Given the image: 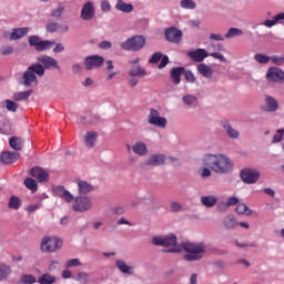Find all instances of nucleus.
<instances>
[{
  "mask_svg": "<svg viewBox=\"0 0 284 284\" xmlns=\"http://www.w3.org/2000/svg\"><path fill=\"white\" fill-rule=\"evenodd\" d=\"M153 245L165 247V252L179 254L185 252L184 261L192 263L201 261L207 254V246L205 243L184 242L181 245L176 244V235H160L152 239Z\"/></svg>",
  "mask_w": 284,
  "mask_h": 284,
  "instance_id": "nucleus-1",
  "label": "nucleus"
},
{
  "mask_svg": "<svg viewBox=\"0 0 284 284\" xmlns=\"http://www.w3.org/2000/svg\"><path fill=\"white\" fill-rule=\"evenodd\" d=\"M201 164L210 168L214 174H230L234 170V162L225 154H205Z\"/></svg>",
  "mask_w": 284,
  "mask_h": 284,
  "instance_id": "nucleus-2",
  "label": "nucleus"
},
{
  "mask_svg": "<svg viewBox=\"0 0 284 284\" xmlns=\"http://www.w3.org/2000/svg\"><path fill=\"white\" fill-rule=\"evenodd\" d=\"M45 74V69L41 63H33L31 64L28 70L22 75V84L26 88H32L34 85H39L38 77H43Z\"/></svg>",
  "mask_w": 284,
  "mask_h": 284,
  "instance_id": "nucleus-3",
  "label": "nucleus"
},
{
  "mask_svg": "<svg viewBox=\"0 0 284 284\" xmlns=\"http://www.w3.org/2000/svg\"><path fill=\"white\" fill-rule=\"evenodd\" d=\"M144 45H145V38L143 36H135V37L129 38L126 41L120 44L122 50H131L132 52H139V50H143Z\"/></svg>",
  "mask_w": 284,
  "mask_h": 284,
  "instance_id": "nucleus-4",
  "label": "nucleus"
},
{
  "mask_svg": "<svg viewBox=\"0 0 284 284\" xmlns=\"http://www.w3.org/2000/svg\"><path fill=\"white\" fill-rule=\"evenodd\" d=\"M63 247V240L54 236L43 237L41 242L42 252H57V250H61Z\"/></svg>",
  "mask_w": 284,
  "mask_h": 284,
  "instance_id": "nucleus-5",
  "label": "nucleus"
},
{
  "mask_svg": "<svg viewBox=\"0 0 284 284\" xmlns=\"http://www.w3.org/2000/svg\"><path fill=\"white\" fill-rule=\"evenodd\" d=\"M92 207V197L88 195H80L73 197L72 209L74 212H89Z\"/></svg>",
  "mask_w": 284,
  "mask_h": 284,
  "instance_id": "nucleus-6",
  "label": "nucleus"
},
{
  "mask_svg": "<svg viewBox=\"0 0 284 284\" xmlns=\"http://www.w3.org/2000/svg\"><path fill=\"white\" fill-rule=\"evenodd\" d=\"M148 123L155 128H160L161 130H165V128H168V119L161 116V113L156 109L150 110Z\"/></svg>",
  "mask_w": 284,
  "mask_h": 284,
  "instance_id": "nucleus-7",
  "label": "nucleus"
},
{
  "mask_svg": "<svg viewBox=\"0 0 284 284\" xmlns=\"http://www.w3.org/2000/svg\"><path fill=\"white\" fill-rule=\"evenodd\" d=\"M38 63L42 65V68L45 70H61V67H59V61L57 59L50 57V55H40L37 58Z\"/></svg>",
  "mask_w": 284,
  "mask_h": 284,
  "instance_id": "nucleus-8",
  "label": "nucleus"
},
{
  "mask_svg": "<svg viewBox=\"0 0 284 284\" xmlns=\"http://www.w3.org/2000/svg\"><path fill=\"white\" fill-rule=\"evenodd\" d=\"M261 178V173L254 169H244L241 172V179L244 183H256L258 179Z\"/></svg>",
  "mask_w": 284,
  "mask_h": 284,
  "instance_id": "nucleus-9",
  "label": "nucleus"
},
{
  "mask_svg": "<svg viewBox=\"0 0 284 284\" xmlns=\"http://www.w3.org/2000/svg\"><path fill=\"white\" fill-rule=\"evenodd\" d=\"M103 57L101 55H90L85 58L84 65L87 70H94L95 68H101L103 65Z\"/></svg>",
  "mask_w": 284,
  "mask_h": 284,
  "instance_id": "nucleus-10",
  "label": "nucleus"
},
{
  "mask_svg": "<svg viewBox=\"0 0 284 284\" xmlns=\"http://www.w3.org/2000/svg\"><path fill=\"white\" fill-rule=\"evenodd\" d=\"M186 54L195 63H201V62L205 61V59H207V57H210V53H207V51L205 49H196L193 51H189Z\"/></svg>",
  "mask_w": 284,
  "mask_h": 284,
  "instance_id": "nucleus-11",
  "label": "nucleus"
},
{
  "mask_svg": "<svg viewBox=\"0 0 284 284\" xmlns=\"http://www.w3.org/2000/svg\"><path fill=\"white\" fill-rule=\"evenodd\" d=\"M94 4L92 2L84 3L81 9V19H83V21H92V19H94Z\"/></svg>",
  "mask_w": 284,
  "mask_h": 284,
  "instance_id": "nucleus-12",
  "label": "nucleus"
},
{
  "mask_svg": "<svg viewBox=\"0 0 284 284\" xmlns=\"http://www.w3.org/2000/svg\"><path fill=\"white\" fill-rule=\"evenodd\" d=\"M30 174L31 176H33V179H37L40 183H45L50 180V173H48L47 170H43L39 166L31 169Z\"/></svg>",
  "mask_w": 284,
  "mask_h": 284,
  "instance_id": "nucleus-13",
  "label": "nucleus"
},
{
  "mask_svg": "<svg viewBox=\"0 0 284 284\" xmlns=\"http://www.w3.org/2000/svg\"><path fill=\"white\" fill-rule=\"evenodd\" d=\"M53 194L60 199H63V201L67 203H72V201H74V195H72V193H70V191L65 190L63 186H54Z\"/></svg>",
  "mask_w": 284,
  "mask_h": 284,
  "instance_id": "nucleus-14",
  "label": "nucleus"
},
{
  "mask_svg": "<svg viewBox=\"0 0 284 284\" xmlns=\"http://www.w3.org/2000/svg\"><path fill=\"white\" fill-rule=\"evenodd\" d=\"M266 79L277 83L284 81V71L278 68H270L266 73Z\"/></svg>",
  "mask_w": 284,
  "mask_h": 284,
  "instance_id": "nucleus-15",
  "label": "nucleus"
},
{
  "mask_svg": "<svg viewBox=\"0 0 284 284\" xmlns=\"http://www.w3.org/2000/svg\"><path fill=\"white\" fill-rule=\"evenodd\" d=\"M181 37H183V32L176 28H169L165 31V38L168 41H171V43H179Z\"/></svg>",
  "mask_w": 284,
  "mask_h": 284,
  "instance_id": "nucleus-16",
  "label": "nucleus"
},
{
  "mask_svg": "<svg viewBox=\"0 0 284 284\" xmlns=\"http://www.w3.org/2000/svg\"><path fill=\"white\" fill-rule=\"evenodd\" d=\"M75 183L78 185V192L81 196H83V194H90V192H94V186L85 180H77Z\"/></svg>",
  "mask_w": 284,
  "mask_h": 284,
  "instance_id": "nucleus-17",
  "label": "nucleus"
},
{
  "mask_svg": "<svg viewBox=\"0 0 284 284\" xmlns=\"http://www.w3.org/2000/svg\"><path fill=\"white\" fill-rule=\"evenodd\" d=\"M162 59V60H161ZM161 60V62H160ZM150 63H159V69H163L165 68V65H168V63H170V58H168V55H163V53L161 52H155L151 59L149 60Z\"/></svg>",
  "mask_w": 284,
  "mask_h": 284,
  "instance_id": "nucleus-18",
  "label": "nucleus"
},
{
  "mask_svg": "<svg viewBox=\"0 0 284 284\" xmlns=\"http://www.w3.org/2000/svg\"><path fill=\"white\" fill-rule=\"evenodd\" d=\"M185 73V68L183 67H174L171 69V81L174 85H179L181 83V77Z\"/></svg>",
  "mask_w": 284,
  "mask_h": 284,
  "instance_id": "nucleus-19",
  "label": "nucleus"
},
{
  "mask_svg": "<svg viewBox=\"0 0 284 284\" xmlns=\"http://www.w3.org/2000/svg\"><path fill=\"white\" fill-rule=\"evenodd\" d=\"M0 161L4 163V165H10L11 163L19 161V153L6 151L0 155Z\"/></svg>",
  "mask_w": 284,
  "mask_h": 284,
  "instance_id": "nucleus-20",
  "label": "nucleus"
},
{
  "mask_svg": "<svg viewBox=\"0 0 284 284\" xmlns=\"http://www.w3.org/2000/svg\"><path fill=\"white\" fill-rule=\"evenodd\" d=\"M132 152L138 156H146L148 155V144L143 141H138L132 145Z\"/></svg>",
  "mask_w": 284,
  "mask_h": 284,
  "instance_id": "nucleus-21",
  "label": "nucleus"
},
{
  "mask_svg": "<svg viewBox=\"0 0 284 284\" xmlns=\"http://www.w3.org/2000/svg\"><path fill=\"white\" fill-rule=\"evenodd\" d=\"M284 21V12H280L273 17L272 20H264L261 26H265V28H274V26H278V23H283Z\"/></svg>",
  "mask_w": 284,
  "mask_h": 284,
  "instance_id": "nucleus-22",
  "label": "nucleus"
},
{
  "mask_svg": "<svg viewBox=\"0 0 284 284\" xmlns=\"http://www.w3.org/2000/svg\"><path fill=\"white\" fill-rule=\"evenodd\" d=\"M146 165H151L153 168L165 165V156L163 154H153L146 160Z\"/></svg>",
  "mask_w": 284,
  "mask_h": 284,
  "instance_id": "nucleus-23",
  "label": "nucleus"
},
{
  "mask_svg": "<svg viewBox=\"0 0 284 284\" xmlns=\"http://www.w3.org/2000/svg\"><path fill=\"white\" fill-rule=\"evenodd\" d=\"M266 112H276L278 110V100L272 95H265Z\"/></svg>",
  "mask_w": 284,
  "mask_h": 284,
  "instance_id": "nucleus-24",
  "label": "nucleus"
},
{
  "mask_svg": "<svg viewBox=\"0 0 284 284\" xmlns=\"http://www.w3.org/2000/svg\"><path fill=\"white\" fill-rule=\"evenodd\" d=\"M221 125L224 132L227 134V136H230V139H239L240 136L239 130L234 129V126H231L230 122L222 121Z\"/></svg>",
  "mask_w": 284,
  "mask_h": 284,
  "instance_id": "nucleus-25",
  "label": "nucleus"
},
{
  "mask_svg": "<svg viewBox=\"0 0 284 284\" xmlns=\"http://www.w3.org/2000/svg\"><path fill=\"white\" fill-rule=\"evenodd\" d=\"M28 32H30V29H28V27L13 29L9 36V39H11V41H17V40L26 37V34H28Z\"/></svg>",
  "mask_w": 284,
  "mask_h": 284,
  "instance_id": "nucleus-26",
  "label": "nucleus"
},
{
  "mask_svg": "<svg viewBox=\"0 0 284 284\" xmlns=\"http://www.w3.org/2000/svg\"><path fill=\"white\" fill-rule=\"evenodd\" d=\"M219 202V197L216 195H205L201 197V203L204 207H214Z\"/></svg>",
  "mask_w": 284,
  "mask_h": 284,
  "instance_id": "nucleus-27",
  "label": "nucleus"
},
{
  "mask_svg": "<svg viewBox=\"0 0 284 284\" xmlns=\"http://www.w3.org/2000/svg\"><path fill=\"white\" fill-rule=\"evenodd\" d=\"M197 72L200 74H202V77H205L206 79H210V77H212V74H214L212 67H210L205 63L197 64Z\"/></svg>",
  "mask_w": 284,
  "mask_h": 284,
  "instance_id": "nucleus-28",
  "label": "nucleus"
},
{
  "mask_svg": "<svg viewBox=\"0 0 284 284\" xmlns=\"http://www.w3.org/2000/svg\"><path fill=\"white\" fill-rule=\"evenodd\" d=\"M115 265L118 267V270H120V272H122V274H129L132 275L134 274V267L133 266H128V264H125L124 261H116Z\"/></svg>",
  "mask_w": 284,
  "mask_h": 284,
  "instance_id": "nucleus-29",
  "label": "nucleus"
},
{
  "mask_svg": "<svg viewBox=\"0 0 284 284\" xmlns=\"http://www.w3.org/2000/svg\"><path fill=\"white\" fill-rule=\"evenodd\" d=\"M32 94V90L16 92L12 95L13 101H28L30 95Z\"/></svg>",
  "mask_w": 284,
  "mask_h": 284,
  "instance_id": "nucleus-30",
  "label": "nucleus"
},
{
  "mask_svg": "<svg viewBox=\"0 0 284 284\" xmlns=\"http://www.w3.org/2000/svg\"><path fill=\"white\" fill-rule=\"evenodd\" d=\"M116 10H120V12H132L134 10V6L132 3H125L123 0H118L115 4Z\"/></svg>",
  "mask_w": 284,
  "mask_h": 284,
  "instance_id": "nucleus-31",
  "label": "nucleus"
},
{
  "mask_svg": "<svg viewBox=\"0 0 284 284\" xmlns=\"http://www.w3.org/2000/svg\"><path fill=\"white\" fill-rule=\"evenodd\" d=\"M39 284H54L57 283V277L54 275H50V273H44L38 278Z\"/></svg>",
  "mask_w": 284,
  "mask_h": 284,
  "instance_id": "nucleus-32",
  "label": "nucleus"
},
{
  "mask_svg": "<svg viewBox=\"0 0 284 284\" xmlns=\"http://www.w3.org/2000/svg\"><path fill=\"white\" fill-rule=\"evenodd\" d=\"M9 145L12 150L19 151L23 149V140L17 136H12L9 139Z\"/></svg>",
  "mask_w": 284,
  "mask_h": 284,
  "instance_id": "nucleus-33",
  "label": "nucleus"
},
{
  "mask_svg": "<svg viewBox=\"0 0 284 284\" xmlns=\"http://www.w3.org/2000/svg\"><path fill=\"white\" fill-rule=\"evenodd\" d=\"M97 141V133L94 131H89L84 136V143L87 148H93Z\"/></svg>",
  "mask_w": 284,
  "mask_h": 284,
  "instance_id": "nucleus-34",
  "label": "nucleus"
},
{
  "mask_svg": "<svg viewBox=\"0 0 284 284\" xmlns=\"http://www.w3.org/2000/svg\"><path fill=\"white\" fill-rule=\"evenodd\" d=\"M54 44V41L41 40L36 50L37 52H45V50H50Z\"/></svg>",
  "mask_w": 284,
  "mask_h": 284,
  "instance_id": "nucleus-35",
  "label": "nucleus"
},
{
  "mask_svg": "<svg viewBox=\"0 0 284 284\" xmlns=\"http://www.w3.org/2000/svg\"><path fill=\"white\" fill-rule=\"evenodd\" d=\"M12 274V268L9 265L0 264V281H6Z\"/></svg>",
  "mask_w": 284,
  "mask_h": 284,
  "instance_id": "nucleus-36",
  "label": "nucleus"
},
{
  "mask_svg": "<svg viewBox=\"0 0 284 284\" xmlns=\"http://www.w3.org/2000/svg\"><path fill=\"white\" fill-rule=\"evenodd\" d=\"M129 74L130 77H145L146 72L141 65H133Z\"/></svg>",
  "mask_w": 284,
  "mask_h": 284,
  "instance_id": "nucleus-37",
  "label": "nucleus"
},
{
  "mask_svg": "<svg viewBox=\"0 0 284 284\" xmlns=\"http://www.w3.org/2000/svg\"><path fill=\"white\" fill-rule=\"evenodd\" d=\"M12 132V124L10 120L4 119L3 122L0 124V134H10Z\"/></svg>",
  "mask_w": 284,
  "mask_h": 284,
  "instance_id": "nucleus-38",
  "label": "nucleus"
},
{
  "mask_svg": "<svg viewBox=\"0 0 284 284\" xmlns=\"http://www.w3.org/2000/svg\"><path fill=\"white\" fill-rule=\"evenodd\" d=\"M236 225H239V222H236V219H234L233 215H227L224 219V227H226L227 230H234Z\"/></svg>",
  "mask_w": 284,
  "mask_h": 284,
  "instance_id": "nucleus-39",
  "label": "nucleus"
},
{
  "mask_svg": "<svg viewBox=\"0 0 284 284\" xmlns=\"http://www.w3.org/2000/svg\"><path fill=\"white\" fill-rule=\"evenodd\" d=\"M37 283V277L32 274H23L20 277V281L18 282V284H34Z\"/></svg>",
  "mask_w": 284,
  "mask_h": 284,
  "instance_id": "nucleus-40",
  "label": "nucleus"
},
{
  "mask_svg": "<svg viewBox=\"0 0 284 284\" xmlns=\"http://www.w3.org/2000/svg\"><path fill=\"white\" fill-rule=\"evenodd\" d=\"M212 169H210V166H205L203 165L202 168H200L197 170V174L199 176H201V179L205 180V179H210V176H212Z\"/></svg>",
  "mask_w": 284,
  "mask_h": 284,
  "instance_id": "nucleus-41",
  "label": "nucleus"
},
{
  "mask_svg": "<svg viewBox=\"0 0 284 284\" xmlns=\"http://www.w3.org/2000/svg\"><path fill=\"white\" fill-rule=\"evenodd\" d=\"M236 214H242L245 216H252V210L247 207L245 204L240 203L235 209Z\"/></svg>",
  "mask_w": 284,
  "mask_h": 284,
  "instance_id": "nucleus-42",
  "label": "nucleus"
},
{
  "mask_svg": "<svg viewBox=\"0 0 284 284\" xmlns=\"http://www.w3.org/2000/svg\"><path fill=\"white\" fill-rule=\"evenodd\" d=\"M234 205H239V197L231 196L226 200V203L224 204V207L220 206V212H225L227 207H232Z\"/></svg>",
  "mask_w": 284,
  "mask_h": 284,
  "instance_id": "nucleus-43",
  "label": "nucleus"
},
{
  "mask_svg": "<svg viewBox=\"0 0 284 284\" xmlns=\"http://www.w3.org/2000/svg\"><path fill=\"white\" fill-rule=\"evenodd\" d=\"M9 207L10 210H19L21 207V199L16 195H12L9 200Z\"/></svg>",
  "mask_w": 284,
  "mask_h": 284,
  "instance_id": "nucleus-44",
  "label": "nucleus"
},
{
  "mask_svg": "<svg viewBox=\"0 0 284 284\" xmlns=\"http://www.w3.org/2000/svg\"><path fill=\"white\" fill-rule=\"evenodd\" d=\"M241 36H243V31L241 29L231 28L224 37L225 39H234V37Z\"/></svg>",
  "mask_w": 284,
  "mask_h": 284,
  "instance_id": "nucleus-45",
  "label": "nucleus"
},
{
  "mask_svg": "<svg viewBox=\"0 0 284 284\" xmlns=\"http://www.w3.org/2000/svg\"><path fill=\"white\" fill-rule=\"evenodd\" d=\"M254 59L257 63H262V64L270 63V61H271V58L263 53H256L254 55Z\"/></svg>",
  "mask_w": 284,
  "mask_h": 284,
  "instance_id": "nucleus-46",
  "label": "nucleus"
},
{
  "mask_svg": "<svg viewBox=\"0 0 284 284\" xmlns=\"http://www.w3.org/2000/svg\"><path fill=\"white\" fill-rule=\"evenodd\" d=\"M24 185L28 190H31V192H37V181L32 180V178H27L24 180Z\"/></svg>",
  "mask_w": 284,
  "mask_h": 284,
  "instance_id": "nucleus-47",
  "label": "nucleus"
},
{
  "mask_svg": "<svg viewBox=\"0 0 284 284\" xmlns=\"http://www.w3.org/2000/svg\"><path fill=\"white\" fill-rule=\"evenodd\" d=\"M6 108L8 112H17V110H19V104L12 100H6Z\"/></svg>",
  "mask_w": 284,
  "mask_h": 284,
  "instance_id": "nucleus-48",
  "label": "nucleus"
},
{
  "mask_svg": "<svg viewBox=\"0 0 284 284\" xmlns=\"http://www.w3.org/2000/svg\"><path fill=\"white\" fill-rule=\"evenodd\" d=\"M63 12H65V7L59 4L55 9L52 10L51 17H55V19H59V17L63 14Z\"/></svg>",
  "mask_w": 284,
  "mask_h": 284,
  "instance_id": "nucleus-49",
  "label": "nucleus"
},
{
  "mask_svg": "<svg viewBox=\"0 0 284 284\" xmlns=\"http://www.w3.org/2000/svg\"><path fill=\"white\" fill-rule=\"evenodd\" d=\"M181 6L186 10H194L196 8V3L192 0H181Z\"/></svg>",
  "mask_w": 284,
  "mask_h": 284,
  "instance_id": "nucleus-50",
  "label": "nucleus"
},
{
  "mask_svg": "<svg viewBox=\"0 0 284 284\" xmlns=\"http://www.w3.org/2000/svg\"><path fill=\"white\" fill-rule=\"evenodd\" d=\"M284 129H280L275 132L272 143H281L283 141Z\"/></svg>",
  "mask_w": 284,
  "mask_h": 284,
  "instance_id": "nucleus-51",
  "label": "nucleus"
},
{
  "mask_svg": "<svg viewBox=\"0 0 284 284\" xmlns=\"http://www.w3.org/2000/svg\"><path fill=\"white\" fill-rule=\"evenodd\" d=\"M40 43H41V38H39V36H31L29 38V44L36 48V50Z\"/></svg>",
  "mask_w": 284,
  "mask_h": 284,
  "instance_id": "nucleus-52",
  "label": "nucleus"
},
{
  "mask_svg": "<svg viewBox=\"0 0 284 284\" xmlns=\"http://www.w3.org/2000/svg\"><path fill=\"white\" fill-rule=\"evenodd\" d=\"M77 281H79V283H88L90 275L85 272H81L77 275Z\"/></svg>",
  "mask_w": 284,
  "mask_h": 284,
  "instance_id": "nucleus-53",
  "label": "nucleus"
},
{
  "mask_svg": "<svg viewBox=\"0 0 284 284\" xmlns=\"http://www.w3.org/2000/svg\"><path fill=\"white\" fill-rule=\"evenodd\" d=\"M183 102L185 103V105H196V97L185 95L183 98Z\"/></svg>",
  "mask_w": 284,
  "mask_h": 284,
  "instance_id": "nucleus-54",
  "label": "nucleus"
},
{
  "mask_svg": "<svg viewBox=\"0 0 284 284\" xmlns=\"http://www.w3.org/2000/svg\"><path fill=\"white\" fill-rule=\"evenodd\" d=\"M41 205H42L41 202H39L38 204H30L26 207V211L29 214H32V213L37 212V210H40Z\"/></svg>",
  "mask_w": 284,
  "mask_h": 284,
  "instance_id": "nucleus-55",
  "label": "nucleus"
},
{
  "mask_svg": "<svg viewBox=\"0 0 284 284\" xmlns=\"http://www.w3.org/2000/svg\"><path fill=\"white\" fill-rule=\"evenodd\" d=\"M184 78L189 83H194L196 81V77H194V73H192V71H185V69H184Z\"/></svg>",
  "mask_w": 284,
  "mask_h": 284,
  "instance_id": "nucleus-56",
  "label": "nucleus"
},
{
  "mask_svg": "<svg viewBox=\"0 0 284 284\" xmlns=\"http://www.w3.org/2000/svg\"><path fill=\"white\" fill-rule=\"evenodd\" d=\"M209 57H213V59H217L222 63H226L227 62V59H225V57L222 53H219V52L210 53Z\"/></svg>",
  "mask_w": 284,
  "mask_h": 284,
  "instance_id": "nucleus-57",
  "label": "nucleus"
},
{
  "mask_svg": "<svg viewBox=\"0 0 284 284\" xmlns=\"http://www.w3.org/2000/svg\"><path fill=\"white\" fill-rule=\"evenodd\" d=\"M67 267H79V265H81V262L79 261V258H73V260H69L65 263Z\"/></svg>",
  "mask_w": 284,
  "mask_h": 284,
  "instance_id": "nucleus-58",
  "label": "nucleus"
},
{
  "mask_svg": "<svg viewBox=\"0 0 284 284\" xmlns=\"http://www.w3.org/2000/svg\"><path fill=\"white\" fill-rule=\"evenodd\" d=\"M271 61H272V63H274L275 65H283V63H284V58H283V57L274 55V57H271Z\"/></svg>",
  "mask_w": 284,
  "mask_h": 284,
  "instance_id": "nucleus-59",
  "label": "nucleus"
},
{
  "mask_svg": "<svg viewBox=\"0 0 284 284\" xmlns=\"http://www.w3.org/2000/svg\"><path fill=\"white\" fill-rule=\"evenodd\" d=\"M111 9H112V7L110 6V2L108 0H103L101 2L102 12H110Z\"/></svg>",
  "mask_w": 284,
  "mask_h": 284,
  "instance_id": "nucleus-60",
  "label": "nucleus"
},
{
  "mask_svg": "<svg viewBox=\"0 0 284 284\" xmlns=\"http://www.w3.org/2000/svg\"><path fill=\"white\" fill-rule=\"evenodd\" d=\"M12 52H14V48L8 45V47H3L1 49V54H3V57H8V54H12Z\"/></svg>",
  "mask_w": 284,
  "mask_h": 284,
  "instance_id": "nucleus-61",
  "label": "nucleus"
},
{
  "mask_svg": "<svg viewBox=\"0 0 284 284\" xmlns=\"http://www.w3.org/2000/svg\"><path fill=\"white\" fill-rule=\"evenodd\" d=\"M210 39L212 41H225V36L223 37V34H221V33H212L210 36Z\"/></svg>",
  "mask_w": 284,
  "mask_h": 284,
  "instance_id": "nucleus-62",
  "label": "nucleus"
},
{
  "mask_svg": "<svg viewBox=\"0 0 284 284\" xmlns=\"http://www.w3.org/2000/svg\"><path fill=\"white\" fill-rule=\"evenodd\" d=\"M47 30L48 32H57V30H59V24L57 22H50L47 26Z\"/></svg>",
  "mask_w": 284,
  "mask_h": 284,
  "instance_id": "nucleus-63",
  "label": "nucleus"
},
{
  "mask_svg": "<svg viewBox=\"0 0 284 284\" xmlns=\"http://www.w3.org/2000/svg\"><path fill=\"white\" fill-rule=\"evenodd\" d=\"M170 212H181V203L179 202L171 203Z\"/></svg>",
  "mask_w": 284,
  "mask_h": 284,
  "instance_id": "nucleus-64",
  "label": "nucleus"
}]
</instances>
